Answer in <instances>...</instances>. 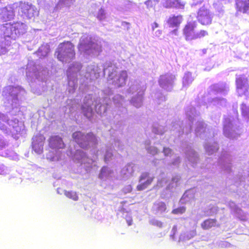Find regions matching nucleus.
<instances>
[{"label": "nucleus", "mask_w": 249, "mask_h": 249, "mask_svg": "<svg viewBox=\"0 0 249 249\" xmlns=\"http://www.w3.org/2000/svg\"><path fill=\"white\" fill-rule=\"evenodd\" d=\"M159 2V0H148L144 2V4L147 8H150L155 6Z\"/></svg>", "instance_id": "50"}, {"label": "nucleus", "mask_w": 249, "mask_h": 249, "mask_svg": "<svg viewBox=\"0 0 249 249\" xmlns=\"http://www.w3.org/2000/svg\"><path fill=\"white\" fill-rule=\"evenodd\" d=\"M186 156L188 161L194 166L198 160L197 154L191 148H189L186 152Z\"/></svg>", "instance_id": "31"}, {"label": "nucleus", "mask_w": 249, "mask_h": 249, "mask_svg": "<svg viewBox=\"0 0 249 249\" xmlns=\"http://www.w3.org/2000/svg\"><path fill=\"white\" fill-rule=\"evenodd\" d=\"M236 8L238 11L249 14V0H237Z\"/></svg>", "instance_id": "26"}, {"label": "nucleus", "mask_w": 249, "mask_h": 249, "mask_svg": "<svg viewBox=\"0 0 249 249\" xmlns=\"http://www.w3.org/2000/svg\"><path fill=\"white\" fill-rule=\"evenodd\" d=\"M199 113H197L195 108L192 106L187 107L185 109V114L188 119L189 124L185 126L180 125V122L173 123L172 126L171 131L173 134L179 136L183 133L187 134L191 130L192 126L191 124H193L195 121H197L196 123V127L195 128V133L197 136H201L203 133L207 135L204 123L201 120L198 119Z\"/></svg>", "instance_id": "3"}, {"label": "nucleus", "mask_w": 249, "mask_h": 249, "mask_svg": "<svg viewBox=\"0 0 249 249\" xmlns=\"http://www.w3.org/2000/svg\"><path fill=\"white\" fill-rule=\"evenodd\" d=\"M25 94V90L20 86H8L3 91V95L11 100L12 105L15 107H17V104L24 98Z\"/></svg>", "instance_id": "10"}, {"label": "nucleus", "mask_w": 249, "mask_h": 249, "mask_svg": "<svg viewBox=\"0 0 249 249\" xmlns=\"http://www.w3.org/2000/svg\"><path fill=\"white\" fill-rule=\"evenodd\" d=\"M114 173L109 168L107 167H103L101 170L99 175V178L102 180H110L113 176Z\"/></svg>", "instance_id": "25"}, {"label": "nucleus", "mask_w": 249, "mask_h": 249, "mask_svg": "<svg viewBox=\"0 0 249 249\" xmlns=\"http://www.w3.org/2000/svg\"><path fill=\"white\" fill-rule=\"evenodd\" d=\"M212 95L218 94L225 95L229 90V87L223 85H214L211 87ZM209 106H224L226 104V100L225 98L216 96L209 101Z\"/></svg>", "instance_id": "13"}, {"label": "nucleus", "mask_w": 249, "mask_h": 249, "mask_svg": "<svg viewBox=\"0 0 249 249\" xmlns=\"http://www.w3.org/2000/svg\"><path fill=\"white\" fill-rule=\"evenodd\" d=\"M194 79L192 76V74L190 72H187L183 78V87H187L193 81Z\"/></svg>", "instance_id": "41"}, {"label": "nucleus", "mask_w": 249, "mask_h": 249, "mask_svg": "<svg viewBox=\"0 0 249 249\" xmlns=\"http://www.w3.org/2000/svg\"><path fill=\"white\" fill-rule=\"evenodd\" d=\"M231 160L228 157H222L219 160L220 167L225 173H230L231 170Z\"/></svg>", "instance_id": "27"}, {"label": "nucleus", "mask_w": 249, "mask_h": 249, "mask_svg": "<svg viewBox=\"0 0 249 249\" xmlns=\"http://www.w3.org/2000/svg\"><path fill=\"white\" fill-rule=\"evenodd\" d=\"M135 165L133 163H129L123 168L121 174L124 178H128L132 175L135 169Z\"/></svg>", "instance_id": "30"}, {"label": "nucleus", "mask_w": 249, "mask_h": 249, "mask_svg": "<svg viewBox=\"0 0 249 249\" xmlns=\"http://www.w3.org/2000/svg\"><path fill=\"white\" fill-rule=\"evenodd\" d=\"M174 79L175 76L171 74L161 75L159 80V84L163 89L170 90L173 87Z\"/></svg>", "instance_id": "20"}, {"label": "nucleus", "mask_w": 249, "mask_h": 249, "mask_svg": "<svg viewBox=\"0 0 249 249\" xmlns=\"http://www.w3.org/2000/svg\"><path fill=\"white\" fill-rule=\"evenodd\" d=\"M180 180V177L179 176H176L173 178L171 183H170L168 186L167 189L170 190L175 187H177L178 185V182Z\"/></svg>", "instance_id": "48"}, {"label": "nucleus", "mask_w": 249, "mask_h": 249, "mask_svg": "<svg viewBox=\"0 0 249 249\" xmlns=\"http://www.w3.org/2000/svg\"><path fill=\"white\" fill-rule=\"evenodd\" d=\"M166 209L165 204L160 201L156 202L153 206V210L156 213H161L164 212Z\"/></svg>", "instance_id": "34"}, {"label": "nucleus", "mask_w": 249, "mask_h": 249, "mask_svg": "<svg viewBox=\"0 0 249 249\" xmlns=\"http://www.w3.org/2000/svg\"><path fill=\"white\" fill-rule=\"evenodd\" d=\"M38 14L37 9L35 6L30 4V8L28 9V12L26 13V18H32L38 15Z\"/></svg>", "instance_id": "39"}, {"label": "nucleus", "mask_w": 249, "mask_h": 249, "mask_svg": "<svg viewBox=\"0 0 249 249\" xmlns=\"http://www.w3.org/2000/svg\"><path fill=\"white\" fill-rule=\"evenodd\" d=\"M65 195L68 198H71L74 201H77L78 199V196L75 192L74 191H67L65 192Z\"/></svg>", "instance_id": "49"}, {"label": "nucleus", "mask_w": 249, "mask_h": 249, "mask_svg": "<svg viewBox=\"0 0 249 249\" xmlns=\"http://www.w3.org/2000/svg\"><path fill=\"white\" fill-rule=\"evenodd\" d=\"M240 109L243 117L246 119H249V107L243 103L241 105Z\"/></svg>", "instance_id": "42"}, {"label": "nucleus", "mask_w": 249, "mask_h": 249, "mask_svg": "<svg viewBox=\"0 0 249 249\" xmlns=\"http://www.w3.org/2000/svg\"><path fill=\"white\" fill-rule=\"evenodd\" d=\"M7 169L4 165L0 163V175H3L7 173Z\"/></svg>", "instance_id": "58"}, {"label": "nucleus", "mask_w": 249, "mask_h": 249, "mask_svg": "<svg viewBox=\"0 0 249 249\" xmlns=\"http://www.w3.org/2000/svg\"><path fill=\"white\" fill-rule=\"evenodd\" d=\"M132 189V186L131 185H126L125 186L124 189H123V191L124 192V193H129L131 191Z\"/></svg>", "instance_id": "60"}, {"label": "nucleus", "mask_w": 249, "mask_h": 249, "mask_svg": "<svg viewBox=\"0 0 249 249\" xmlns=\"http://www.w3.org/2000/svg\"><path fill=\"white\" fill-rule=\"evenodd\" d=\"M149 144V141H146L145 142V148L149 153L152 155H155L158 153V149L154 146H148Z\"/></svg>", "instance_id": "47"}, {"label": "nucleus", "mask_w": 249, "mask_h": 249, "mask_svg": "<svg viewBox=\"0 0 249 249\" xmlns=\"http://www.w3.org/2000/svg\"><path fill=\"white\" fill-rule=\"evenodd\" d=\"M185 4V2L181 0H173L172 7L182 9L184 8Z\"/></svg>", "instance_id": "44"}, {"label": "nucleus", "mask_w": 249, "mask_h": 249, "mask_svg": "<svg viewBox=\"0 0 249 249\" xmlns=\"http://www.w3.org/2000/svg\"><path fill=\"white\" fill-rule=\"evenodd\" d=\"M230 208L236 216L241 220H246L247 219V215L241 210L237 207L233 202H230L229 204Z\"/></svg>", "instance_id": "28"}, {"label": "nucleus", "mask_w": 249, "mask_h": 249, "mask_svg": "<svg viewBox=\"0 0 249 249\" xmlns=\"http://www.w3.org/2000/svg\"><path fill=\"white\" fill-rule=\"evenodd\" d=\"M217 225L216 221L213 219H209L204 221L201 224V227L203 229H209Z\"/></svg>", "instance_id": "37"}, {"label": "nucleus", "mask_w": 249, "mask_h": 249, "mask_svg": "<svg viewBox=\"0 0 249 249\" xmlns=\"http://www.w3.org/2000/svg\"><path fill=\"white\" fill-rule=\"evenodd\" d=\"M205 148L209 154H212L218 149V145L215 142H208L205 144Z\"/></svg>", "instance_id": "36"}, {"label": "nucleus", "mask_w": 249, "mask_h": 249, "mask_svg": "<svg viewBox=\"0 0 249 249\" xmlns=\"http://www.w3.org/2000/svg\"><path fill=\"white\" fill-rule=\"evenodd\" d=\"M15 7L14 3L0 9V20L6 21L12 19L15 16Z\"/></svg>", "instance_id": "19"}, {"label": "nucleus", "mask_w": 249, "mask_h": 249, "mask_svg": "<svg viewBox=\"0 0 249 249\" xmlns=\"http://www.w3.org/2000/svg\"><path fill=\"white\" fill-rule=\"evenodd\" d=\"M162 34V31L160 30H157L154 33V36L156 37H159Z\"/></svg>", "instance_id": "63"}, {"label": "nucleus", "mask_w": 249, "mask_h": 249, "mask_svg": "<svg viewBox=\"0 0 249 249\" xmlns=\"http://www.w3.org/2000/svg\"><path fill=\"white\" fill-rule=\"evenodd\" d=\"M0 155L3 157H8L13 160H18V155L13 151H7L4 153H0Z\"/></svg>", "instance_id": "46"}, {"label": "nucleus", "mask_w": 249, "mask_h": 249, "mask_svg": "<svg viewBox=\"0 0 249 249\" xmlns=\"http://www.w3.org/2000/svg\"><path fill=\"white\" fill-rule=\"evenodd\" d=\"M44 140V136L41 135H37L33 138V149L38 154L42 152Z\"/></svg>", "instance_id": "23"}, {"label": "nucleus", "mask_w": 249, "mask_h": 249, "mask_svg": "<svg viewBox=\"0 0 249 249\" xmlns=\"http://www.w3.org/2000/svg\"><path fill=\"white\" fill-rule=\"evenodd\" d=\"M81 68L79 63L75 62L68 69L67 74L68 80L69 92L73 93L77 85V72Z\"/></svg>", "instance_id": "15"}, {"label": "nucleus", "mask_w": 249, "mask_h": 249, "mask_svg": "<svg viewBox=\"0 0 249 249\" xmlns=\"http://www.w3.org/2000/svg\"><path fill=\"white\" fill-rule=\"evenodd\" d=\"M196 18L199 23L206 25L211 23L213 15L207 9L201 7L197 12Z\"/></svg>", "instance_id": "17"}, {"label": "nucleus", "mask_w": 249, "mask_h": 249, "mask_svg": "<svg viewBox=\"0 0 249 249\" xmlns=\"http://www.w3.org/2000/svg\"><path fill=\"white\" fill-rule=\"evenodd\" d=\"M144 90L145 87L144 86H141L137 81H134L133 83L131 82L129 89H127V93L133 94L137 92V94L134 95L130 100L131 105L137 108L141 107Z\"/></svg>", "instance_id": "12"}, {"label": "nucleus", "mask_w": 249, "mask_h": 249, "mask_svg": "<svg viewBox=\"0 0 249 249\" xmlns=\"http://www.w3.org/2000/svg\"><path fill=\"white\" fill-rule=\"evenodd\" d=\"M174 160L173 161L172 164L174 165H177L180 161L179 158L178 157H176V156H174Z\"/></svg>", "instance_id": "62"}, {"label": "nucleus", "mask_w": 249, "mask_h": 249, "mask_svg": "<svg viewBox=\"0 0 249 249\" xmlns=\"http://www.w3.org/2000/svg\"><path fill=\"white\" fill-rule=\"evenodd\" d=\"M149 223L153 226H157L159 228L162 227L163 223L155 218H151L149 220Z\"/></svg>", "instance_id": "52"}, {"label": "nucleus", "mask_w": 249, "mask_h": 249, "mask_svg": "<svg viewBox=\"0 0 249 249\" xmlns=\"http://www.w3.org/2000/svg\"><path fill=\"white\" fill-rule=\"evenodd\" d=\"M236 85L237 92L240 96L246 94L248 92L249 84L245 76H237L236 79Z\"/></svg>", "instance_id": "18"}, {"label": "nucleus", "mask_w": 249, "mask_h": 249, "mask_svg": "<svg viewBox=\"0 0 249 249\" xmlns=\"http://www.w3.org/2000/svg\"><path fill=\"white\" fill-rule=\"evenodd\" d=\"M126 221L129 226L131 225L132 219L131 216H128L126 217Z\"/></svg>", "instance_id": "64"}, {"label": "nucleus", "mask_w": 249, "mask_h": 249, "mask_svg": "<svg viewBox=\"0 0 249 249\" xmlns=\"http://www.w3.org/2000/svg\"><path fill=\"white\" fill-rule=\"evenodd\" d=\"M152 131L154 133L158 134H161L164 133L162 126H158L157 127L155 126L153 127Z\"/></svg>", "instance_id": "54"}, {"label": "nucleus", "mask_w": 249, "mask_h": 249, "mask_svg": "<svg viewBox=\"0 0 249 249\" xmlns=\"http://www.w3.org/2000/svg\"><path fill=\"white\" fill-rule=\"evenodd\" d=\"M153 177L150 176L148 173H142L140 177L139 184L137 186L138 191H142L145 189L152 182Z\"/></svg>", "instance_id": "21"}, {"label": "nucleus", "mask_w": 249, "mask_h": 249, "mask_svg": "<svg viewBox=\"0 0 249 249\" xmlns=\"http://www.w3.org/2000/svg\"><path fill=\"white\" fill-rule=\"evenodd\" d=\"M163 7L165 8L172 7V1L173 0H159Z\"/></svg>", "instance_id": "51"}, {"label": "nucleus", "mask_w": 249, "mask_h": 249, "mask_svg": "<svg viewBox=\"0 0 249 249\" xmlns=\"http://www.w3.org/2000/svg\"><path fill=\"white\" fill-rule=\"evenodd\" d=\"M27 30V25L21 22L3 24L0 30V35L3 36L0 38V55L7 52L6 46L10 45L11 40H16L24 34Z\"/></svg>", "instance_id": "4"}, {"label": "nucleus", "mask_w": 249, "mask_h": 249, "mask_svg": "<svg viewBox=\"0 0 249 249\" xmlns=\"http://www.w3.org/2000/svg\"><path fill=\"white\" fill-rule=\"evenodd\" d=\"M91 12L94 13L97 12L95 15L98 19L101 22H104L107 21V17L106 15L105 11L100 7L99 4H95V8L94 11L91 10Z\"/></svg>", "instance_id": "29"}, {"label": "nucleus", "mask_w": 249, "mask_h": 249, "mask_svg": "<svg viewBox=\"0 0 249 249\" xmlns=\"http://www.w3.org/2000/svg\"><path fill=\"white\" fill-rule=\"evenodd\" d=\"M166 181L167 179L165 174H162L158 178V182L156 187L160 188L163 186L164 184L166 183Z\"/></svg>", "instance_id": "45"}, {"label": "nucleus", "mask_w": 249, "mask_h": 249, "mask_svg": "<svg viewBox=\"0 0 249 249\" xmlns=\"http://www.w3.org/2000/svg\"><path fill=\"white\" fill-rule=\"evenodd\" d=\"M102 93H104V99L102 102L100 99L99 100L95 99V96H93L90 94L85 96L81 108L84 115L87 118L89 119L92 116L93 113V108L98 114L105 115L110 102V98L108 97L111 94V91L110 90H107Z\"/></svg>", "instance_id": "5"}, {"label": "nucleus", "mask_w": 249, "mask_h": 249, "mask_svg": "<svg viewBox=\"0 0 249 249\" xmlns=\"http://www.w3.org/2000/svg\"><path fill=\"white\" fill-rule=\"evenodd\" d=\"M185 210L184 207H180L173 210L172 213L174 214H182L185 212Z\"/></svg>", "instance_id": "55"}, {"label": "nucleus", "mask_w": 249, "mask_h": 249, "mask_svg": "<svg viewBox=\"0 0 249 249\" xmlns=\"http://www.w3.org/2000/svg\"><path fill=\"white\" fill-rule=\"evenodd\" d=\"M177 231V226L175 225V226H174V227L172 228L171 235H170V237L173 240L175 239L174 235L176 234Z\"/></svg>", "instance_id": "59"}, {"label": "nucleus", "mask_w": 249, "mask_h": 249, "mask_svg": "<svg viewBox=\"0 0 249 249\" xmlns=\"http://www.w3.org/2000/svg\"><path fill=\"white\" fill-rule=\"evenodd\" d=\"M196 234V232L194 230L190 231L189 232L181 234L179 237V241H185L188 240L194 237Z\"/></svg>", "instance_id": "40"}, {"label": "nucleus", "mask_w": 249, "mask_h": 249, "mask_svg": "<svg viewBox=\"0 0 249 249\" xmlns=\"http://www.w3.org/2000/svg\"><path fill=\"white\" fill-rule=\"evenodd\" d=\"M218 211V207L217 206H213L209 208L207 211L205 215L207 216L212 215L216 213Z\"/></svg>", "instance_id": "53"}, {"label": "nucleus", "mask_w": 249, "mask_h": 249, "mask_svg": "<svg viewBox=\"0 0 249 249\" xmlns=\"http://www.w3.org/2000/svg\"><path fill=\"white\" fill-rule=\"evenodd\" d=\"M50 51V47L47 44L42 45L38 50L36 54L40 58L46 56Z\"/></svg>", "instance_id": "35"}, {"label": "nucleus", "mask_w": 249, "mask_h": 249, "mask_svg": "<svg viewBox=\"0 0 249 249\" xmlns=\"http://www.w3.org/2000/svg\"><path fill=\"white\" fill-rule=\"evenodd\" d=\"M234 123L231 118H225L223 132L226 137L234 139L240 135L241 131L240 129L234 125Z\"/></svg>", "instance_id": "16"}, {"label": "nucleus", "mask_w": 249, "mask_h": 249, "mask_svg": "<svg viewBox=\"0 0 249 249\" xmlns=\"http://www.w3.org/2000/svg\"><path fill=\"white\" fill-rule=\"evenodd\" d=\"M79 107V105H78V103L76 104L75 100H69L67 101V106L66 107V108H69V112H71L74 110L75 108H77Z\"/></svg>", "instance_id": "43"}, {"label": "nucleus", "mask_w": 249, "mask_h": 249, "mask_svg": "<svg viewBox=\"0 0 249 249\" xmlns=\"http://www.w3.org/2000/svg\"><path fill=\"white\" fill-rule=\"evenodd\" d=\"M163 153L165 156H169V154H171L172 151L170 149L168 148H163Z\"/></svg>", "instance_id": "61"}, {"label": "nucleus", "mask_w": 249, "mask_h": 249, "mask_svg": "<svg viewBox=\"0 0 249 249\" xmlns=\"http://www.w3.org/2000/svg\"><path fill=\"white\" fill-rule=\"evenodd\" d=\"M196 23L194 22H189L184 27L183 30V34L187 41L201 38L208 35L206 31H196Z\"/></svg>", "instance_id": "14"}, {"label": "nucleus", "mask_w": 249, "mask_h": 249, "mask_svg": "<svg viewBox=\"0 0 249 249\" xmlns=\"http://www.w3.org/2000/svg\"><path fill=\"white\" fill-rule=\"evenodd\" d=\"M72 138L75 142L82 148L92 147L90 150V154L92 155V158H90L87 156L86 153L82 150H77L73 155L72 151L67 153L69 157H73L74 160L80 162L83 167L85 168L88 172L91 169H95L96 166V159L98 157L104 158L106 162L109 161L113 155L112 150L107 146L102 147L101 149L97 150L95 148L97 142V139L92 133H88L85 135L80 131L74 132L72 135Z\"/></svg>", "instance_id": "1"}, {"label": "nucleus", "mask_w": 249, "mask_h": 249, "mask_svg": "<svg viewBox=\"0 0 249 249\" xmlns=\"http://www.w3.org/2000/svg\"><path fill=\"white\" fill-rule=\"evenodd\" d=\"M113 101L116 107L117 108V112L119 115L126 113L125 106L126 100L123 98L121 95L117 94L113 98Z\"/></svg>", "instance_id": "22"}, {"label": "nucleus", "mask_w": 249, "mask_h": 249, "mask_svg": "<svg viewBox=\"0 0 249 249\" xmlns=\"http://www.w3.org/2000/svg\"><path fill=\"white\" fill-rule=\"evenodd\" d=\"M58 59L62 62H69L75 56L74 46L69 42H64L60 43L55 53Z\"/></svg>", "instance_id": "9"}, {"label": "nucleus", "mask_w": 249, "mask_h": 249, "mask_svg": "<svg viewBox=\"0 0 249 249\" xmlns=\"http://www.w3.org/2000/svg\"><path fill=\"white\" fill-rule=\"evenodd\" d=\"M104 70L105 74H107V82L108 84L114 86L115 88L124 86L127 79V73L126 71H118L116 64L111 62H107L104 67L98 66L95 64L89 66L85 71H82L80 82L89 83V81L95 79L100 76L102 71Z\"/></svg>", "instance_id": "2"}, {"label": "nucleus", "mask_w": 249, "mask_h": 249, "mask_svg": "<svg viewBox=\"0 0 249 249\" xmlns=\"http://www.w3.org/2000/svg\"><path fill=\"white\" fill-rule=\"evenodd\" d=\"M195 197L194 190L193 189L187 191L180 199L181 203H187L191 201Z\"/></svg>", "instance_id": "33"}, {"label": "nucleus", "mask_w": 249, "mask_h": 249, "mask_svg": "<svg viewBox=\"0 0 249 249\" xmlns=\"http://www.w3.org/2000/svg\"><path fill=\"white\" fill-rule=\"evenodd\" d=\"M14 7H15V10H18L19 15L25 18H26V13L30 8V4L23 2H16L14 3Z\"/></svg>", "instance_id": "24"}, {"label": "nucleus", "mask_w": 249, "mask_h": 249, "mask_svg": "<svg viewBox=\"0 0 249 249\" xmlns=\"http://www.w3.org/2000/svg\"><path fill=\"white\" fill-rule=\"evenodd\" d=\"M114 146L117 148L118 150H122V142L119 140H117L114 142Z\"/></svg>", "instance_id": "56"}, {"label": "nucleus", "mask_w": 249, "mask_h": 249, "mask_svg": "<svg viewBox=\"0 0 249 249\" xmlns=\"http://www.w3.org/2000/svg\"><path fill=\"white\" fill-rule=\"evenodd\" d=\"M78 48L81 53L91 56L97 55L102 51L101 42L92 39L87 34L81 37Z\"/></svg>", "instance_id": "6"}, {"label": "nucleus", "mask_w": 249, "mask_h": 249, "mask_svg": "<svg viewBox=\"0 0 249 249\" xmlns=\"http://www.w3.org/2000/svg\"><path fill=\"white\" fill-rule=\"evenodd\" d=\"M40 66L34 65L32 62L28 64L26 69V76L28 80L31 82L37 81H46L48 71L46 69H43L41 71Z\"/></svg>", "instance_id": "11"}, {"label": "nucleus", "mask_w": 249, "mask_h": 249, "mask_svg": "<svg viewBox=\"0 0 249 249\" xmlns=\"http://www.w3.org/2000/svg\"><path fill=\"white\" fill-rule=\"evenodd\" d=\"M49 145L52 150L49 151L46 155L48 160L51 161H57L64 158L65 155L60 149L64 147L62 139L58 136H52L49 140Z\"/></svg>", "instance_id": "8"}, {"label": "nucleus", "mask_w": 249, "mask_h": 249, "mask_svg": "<svg viewBox=\"0 0 249 249\" xmlns=\"http://www.w3.org/2000/svg\"><path fill=\"white\" fill-rule=\"evenodd\" d=\"M6 145V142L3 139L0 138V151L5 148Z\"/></svg>", "instance_id": "57"}, {"label": "nucleus", "mask_w": 249, "mask_h": 249, "mask_svg": "<svg viewBox=\"0 0 249 249\" xmlns=\"http://www.w3.org/2000/svg\"><path fill=\"white\" fill-rule=\"evenodd\" d=\"M0 129L4 133L11 134L15 138H18L16 135L24 131V126L17 119L9 120L4 114L0 113Z\"/></svg>", "instance_id": "7"}, {"label": "nucleus", "mask_w": 249, "mask_h": 249, "mask_svg": "<svg viewBox=\"0 0 249 249\" xmlns=\"http://www.w3.org/2000/svg\"><path fill=\"white\" fill-rule=\"evenodd\" d=\"M182 20L181 16H173L170 17L168 20V23L170 27H175L178 26Z\"/></svg>", "instance_id": "32"}, {"label": "nucleus", "mask_w": 249, "mask_h": 249, "mask_svg": "<svg viewBox=\"0 0 249 249\" xmlns=\"http://www.w3.org/2000/svg\"><path fill=\"white\" fill-rule=\"evenodd\" d=\"M75 0H60L56 6L57 10L61 9L63 7H68L73 3Z\"/></svg>", "instance_id": "38"}]
</instances>
